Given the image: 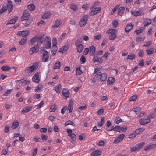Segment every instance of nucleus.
<instances>
[{
    "mask_svg": "<svg viewBox=\"0 0 156 156\" xmlns=\"http://www.w3.org/2000/svg\"><path fill=\"white\" fill-rule=\"evenodd\" d=\"M70 136L72 139V140L73 141H75L76 140V136L74 133L70 134Z\"/></svg>",
    "mask_w": 156,
    "mask_h": 156,
    "instance_id": "774afa93",
    "label": "nucleus"
},
{
    "mask_svg": "<svg viewBox=\"0 0 156 156\" xmlns=\"http://www.w3.org/2000/svg\"><path fill=\"white\" fill-rule=\"evenodd\" d=\"M27 8L29 10L32 11L35 9V6L33 4H31L27 6Z\"/></svg>",
    "mask_w": 156,
    "mask_h": 156,
    "instance_id": "c03bdc74",
    "label": "nucleus"
},
{
    "mask_svg": "<svg viewBox=\"0 0 156 156\" xmlns=\"http://www.w3.org/2000/svg\"><path fill=\"white\" fill-rule=\"evenodd\" d=\"M27 41V39L26 38H22L19 43V44L21 45H24L26 43Z\"/></svg>",
    "mask_w": 156,
    "mask_h": 156,
    "instance_id": "a19ab883",
    "label": "nucleus"
},
{
    "mask_svg": "<svg viewBox=\"0 0 156 156\" xmlns=\"http://www.w3.org/2000/svg\"><path fill=\"white\" fill-rule=\"evenodd\" d=\"M37 67V66L36 64L35 63L30 66H29L27 68V69L25 71H27V70L31 72H33L34 70H36Z\"/></svg>",
    "mask_w": 156,
    "mask_h": 156,
    "instance_id": "ddd939ff",
    "label": "nucleus"
},
{
    "mask_svg": "<svg viewBox=\"0 0 156 156\" xmlns=\"http://www.w3.org/2000/svg\"><path fill=\"white\" fill-rule=\"evenodd\" d=\"M90 6L89 3H84L82 5V8L84 10H87Z\"/></svg>",
    "mask_w": 156,
    "mask_h": 156,
    "instance_id": "2f4dec72",
    "label": "nucleus"
},
{
    "mask_svg": "<svg viewBox=\"0 0 156 156\" xmlns=\"http://www.w3.org/2000/svg\"><path fill=\"white\" fill-rule=\"evenodd\" d=\"M50 16V12H46L41 17L43 19H46L49 18Z\"/></svg>",
    "mask_w": 156,
    "mask_h": 156,
    "instance_id": "ea45409f",
    "label": "nucleus"
},
{
    "mask_svg": "<svg viewBox=\"0 0 156 156\" xmlns=\"http://www.w3.org/2000/svg\"><path fill=\"white\" fill-rule=\"evenodd\" d=\"M94 75L93 79H91V81L93 83L96 81L103 82L105 81L107 78V75L105 73H102L101 72H99L97 73H95Z\"/></svg>",
    "mask_w": 156,
    "mask_h": 156,
    "instance_id": "f257e3e1",
    "label": "nucleus"
},
{
    "mask_svg": "<svg viewBox=\"0 0 156 156\" xmlns=\"http://www.w3.org/2000/svg\"><path fill=\"white\" fill-rule=\"evenodd\" d=\"M85 137L86 136L84 134L80 135H79V139L80 140H82L85 138Z\"/></svg>",
    "mask_w": 156,
    "mask_h": 156,
    "instance_id": "e2e57ef3",
    "label": "nucleus"
},
{
    "mask_svg": "<svg viewBox=\"0 0 156 156\" xmlns=\"http://www.w3.org/2000/svg\"><path fill=\"white\" fill-rule=\"evenodd\" d=\"M125 136L124 134H121L120 135L118 136L114 140V143L115 144H117L121 141H122Z\"/></svg>",
    "mask_w": 156,
    "mask_h": 156,
    "instance_id": "9b49d317",
    "label": "nucleus"
},
{
    "mask_svg": "<svg viewBox=\"0 0 156 156\" xmlns=\"http://www.w3.org/2000/svg\"><path fill=\"white\" fill-rule=\"evenodd\" d=\"M61 89L62 85L61 84H59L55 86L54 90L56 92V93H59Z\"/></svg>",
    "mask_w": 156,
    "mask_h": 156,
    "instance_id": "a878e982",
    "label": "nucleus"
},
{
    "mask_svg": "<svg viewBox=\"0 0 156 156\" xmlns=\"http://www.w3.org/2000/svg\"><path fill=\"white\" fill-rule=\"evenodd\" d=\"M137 98V96L136 95H133L131 96L129 98V101H135Z\"/></svg>",
    "mask_w": 156,
    "mask_h": 156,
    "instance_id": "13d9d810",
    "label": "nucleus"
},
{
    "mask_svg": "<svg viewBox=\"0 0 156 156\" xmlns=\"http://www.w3.org/2000/svg\"><path fill=\"white\" fill-rule=\"evenodd\" d=\"M7 11V7L4 6L2 5V6L1 9H0V12L2 14L5 12Z\"/></svg>",
    "mask_w": 156,
    "mask_h": 156,
    "instance_id": "8fccbe9b",
    "label": "nucleus"
},
{
    "mask_svg": "<svg viewBox=\"0 0 156 156\" xmlns=\"http://www.w3.org/2000/svg\"><path fill=\"white\" fill-rule=\"evenodd\" d=\"M67 48L68 47L67 45H64L60 48V50H59L58 52H61L62 53H65L67 51Z\"/></svg>",
    "mask_w": 156,
    "mask_h": 156,
    "instance_id": "5701e85b",
    "label": "nucleus"
},
{
    "mask_svg": "<svg viewBox=\"0 0 156 156\" xmlns=\"http://www.w3.org/2000/svg\"><path fill=\"white\" fill-rule=\"evenodd\" d=\"M61 24V20H57L55 22L54 25L52 26L53 28H57L59 27Z\"/></svg>",
    "mask_w": 156,
    "mask_h": 156,
    "instance_id": "393cba45",
    "label": "nucleus"
},
{
    "mask_svg": "<svg viewBox=\"0 0 156 156\" xmlns=\"http://www.w3.org/2000/svg\"><path fill=\"white\" fill-rule=\"evenodd\" d=\"M101 10V7H96L94 8L92 10L89 11V14L91 16L96 15L100 12Z\"/></svg>",
    "mask_w": 156,
    "mask_h": 156,
    "instance_id": "423d86ee",
    "label": "nucleus"
},
{
    "mask_svg": "<svg viewBox=\"0 0 156 156\" xmlns=\"http://www.w3.org/2000/svg\"><path fill=\"white\" fill-rule=\"evenodd\" d=\"M37 36H35L33 37L30 40L29 43H30V44L29 43V45H33L34 44V42H35L37 41Z\"/></svg>",
    "mask_w": 156,
    "mask_h": 156,
    "instance_id": "72a5a7b5",
    "label": "nucleus"
},
{
    "mask_svg": "<svg viewBox=\"0 0 156 156\" xmlns=\"http://www.w3.org/2000/svg\"><path fill=\"white\" fill-rule=\"evenodd\" d=\"M99 2L98 1H95L91 6L90 9H91L94 8L95 7L98 6L99 5Z\"/></svg>",
    "mask_w": 156,
    "mask_h": 156,
    "instance_id": "603ef678",
    "label": "nucleus"
},
{
    "mask_svg": "<svg viewBox=\"0 0 156 156\" xmlns=\"http://www.w3.org/2000/svg\"><path fill=\"white\" fill-rule=\"evenodd\" d=\"M145 38V37H143L141 36H139L136 38V40L137 42L139 43L143 41Z\"/></svg>",
    "mask_w": 156,
    "mask_h": 156,
    "instance_id": "37998d69",
    "label": "nucleus"
},
{
    "mask_svg": "<svg viewBox=\"0 0 156 156\" xmlns=\"http://www.w3.org/2000/svg\"><path fill=\"white\" fill-rule=\"evenodd\" d=\"M98 55L97 54H95L93 58V61L94 62H98Z\"/></svg>",
    "mask_w": 156,
    "mask_h": 156,
    "instance_id": "052dcab7",
    "label": "nucleus"
},
{
    "mask_svg": "<svg viewBox=\"0 0 156 156\" xmlns=\"http://www.w3.org/2000/svg\"><path fill=\"white\" fill-rule=\"evenodd\" d=\"M125 7H121L118 9V15L121 16L123 13Z\"/></svg>",
    "mask_w": 156,
    "mask_h": 156,
    "instance_id": "c85d7f7f",
    "label": "nucleus"
},
{
    "mask_svg": "<svg viewBox=\"0 0 156 156\" xmlns=\"http://www.w3.org/2000/svg\"><path fill=\"white\" fill-rule=\"evenodd\" d=\"M30 31L29 30H23L22 31H20L17 32V35H20L22 36H28Z\"/></svg>",
    "mask_w": 156,
    "mask_h": 156,
    "instance_id": "0eeeda50",
    "label": "nucleus"
},
{
    "mask_svg": "<svg viewBox=\"0 0 156 156\" xmlns=\"http://www.w3.org/2000/svg\"><path fill=\"white\" fill-rule=\"evenodd\" d=\"M19 123L17 121H16L13 122L12 124L11 127L12 129H15L19 126Z\"/></svg>",
    "mask_w": 156,
    "mask_h": 156,
    "instance_id": "4c0bfd02",
    "label": "nucleus"
},
{
    "mask_svg": "<svg viewBox=\"0 0 156 156\" xmlns=\"http://www.w3.org/2000/svg\"><path fill=\"white\" fill-rule=\"evenodd\" d=\"M26 21L25 23V27H27V26L30 25L32 22V20L31 19H28V20H26Z\"/></svg>",
    "mask_w": 156,
    "mask_h": 156,
    "instance_id": "bf43d9fd",
    "label": "nucleus"
},
{
    "mask_svg": "<svg viewBox=\"0 0 156 156\" xmlns=\"http://www.w3.org/2000/svg\"><path fill=\"white\" fill-rule=\"evenodd\" d=\"M115 81V79L112 77H109L107 80V83L108 85H112Z\"/></svg>",
    "mask_w": 156,
    "mask_h": 156,
    "instance_id": "4be33fe9",
    "label": "nucleus"
},
{
    "mask_svg": "<svg viewBox=\"0 0 156 156\" xmlns=\"http://www.w3.org/2000/svg\"><path fill=\"white\" fill-rule=\"evenodd\" d=\"M56 109V105L55 104L52 105L50 106V112H54Z\"/></svg>",
    "mask_w": 156,
    "mask_h": 156,
    "instance_id": "79ce46f5",
    "label": "nucleus"
},
{
    "mask_svg": "<svg viewBox=\"0 0 156 156\" xmlns=\"http://www.w3.org/2000/svg\"><path fill=\"white\" fill-rule=\"evenodd\" d=\"M49 58L48 52L47 51H45V52H43V56L42 57V62H46L48 61V58Z\"/></svg>",
    "mask_w": 156,
    "mask_h": 156,
    "instance_id": "1a4fd4ad",
    "label": "nucleus"
},
{
    "mask_svg": "<svg viewBox=\"0 0 156 156\" xmlns=\"http://www.w3.org/2000/svg\"><path fill=\"white\" fill-rule=\"evenodd\" d=\"M32 107V106H27L24 107L21 110L22 113H27L30 111Z\"/></svg>",
    "mask_w": 156,
    "mask_h": 156,
    "instance_id": "aec40b11",
    "label": "nucleus"
},
{
    "mask_svg": "<svg viewBox=\"0 0 156 156\" xmlns=\"http://www.w3.org/2000/svg\"><path fill=\"white\" fill-rule=\"evenodd\" d=\"M116 30L115 29H111L109 30L107 32V33L108 34H110L111 35L115 34V32H116Z\"/></svg>",
    "mask_w": 156,
    "mask_h": 156,
    "instance_id": "a18cd8bd",
    "label": "nucleus"
},
{
    "mask_svg": "<svg viewBox=\"0 0 156 156\" xmlns=\"http://www.w3.org/2000/svg\"><path fill=\"white\" fill-rule=\"evenodd\" d=\"M43 87V85L40 84H39L37 87V88L34 89V91L35 92H40L41 91V89Z\"/></svg>",
    "mask_w": 156,
    "mask_h": 156,
    "instance_id": "de8ad7c7",
    "label": "nucleus"
},
{
    "mask_svg": "<svg viewBox=\"0 0 156 156\" xmlns=\"http://www.w3.org/2000/svg\"><path fill=\"white\" fill-rule=\"evenodd\" d=\"M61 66L60 62L59 61L56 62L54 66V69H59Z\"/></svg>",
    "mask_w": 156,
    "mask_h": 156,
    "instance_id": "c9c22d12",
    "label": "nucleus"
},
{
    "mask_svg": "<svg viewBox=\"0 0 156 156\" xmlns=\"http://www.w3.org/2000/svg\"><path fill=\"white\" fill-rule=\"evenodd\" d=\"M11 69V68L7 65L1 67V70L3 71H7Z\"/></svg>",
    "mask_w": 156,
    "mask_h": 156,
    "instance_id": "473e14b6",
    "label": "nucleus"
},
{
    "mask_svg": "<svg viewBox=\"0 0 156 156\" xmlns=\"http://www.w3.org/2000/svg\"><path fill=\"white\" fill-rule=\"evenodd\" d=\"M69 8L73 11L76 12L78 9V6L73 3L70 4L69 5Z\"/></svg>",
    "mask_w": 156,
    "mask_h": 156,
    "instance_id": "4468645a",
    "label": "nucleus"
},
{
    "mask_svg": "<svg viewBox=\"0 0 156 156\" xmlns=\"http://www.w3.org/2000/svg\"><path fill=\"white\" fill-rule=\"evenodd\" d=\"M144 144L145 143L144 142H141L138 143L135 146L138 151H139L140 149L143 147Z\"/></svg>",
    "mask_w": 156,
    "mask_h": 156,
    "instance_id": "bb28decb",
    "label": "nucleus"
},
{
    "mask_svg": "<svg viewBox=\"0 0 156 156\" xmlns=\"http://www.w3.org/2000/svg\"><path fill=\"white\" fill-rule=\"evenodd\" d=\"M115 122L116 124H118L120 122H122V120L120 117H116L115 120Z\"/></svg>",
    "mask_w": 156,
    "mask_h": 156,
    "instance_id": "09e8293b",
    "label": "nucleus"
},
{
    "mask_svg": "<svg viewBox=\"0 0 156 156\" xmlns=\"http://www.w3.org/2000/svg\"><path fill=\"white\" fill-rule=\"evenodd\" d=\"M156 148V143L155 144H151L144 148L145 151Z\"/></svg>",
    "mask_w": 156,
    "mask_h": 156,
    "instance_id": "2eb2a0df",
    "label": "nucleus"
},
{
    "mask_svg": "<svg viewBox=\"0 0 156 156\" xmlns=\"http://www.w3.org/2000/svg\"><path fill=\"white\" fill-rule=\"evenodd\" d=\"M80 67L79 66L76 68V74L77 75H80L83 72L80 70Z\"/></svg>",
    "mask_w": 156,
    "mask_h": 156,
    "instance_id": "864d4df0",
    "label": "nucleus"
},
{
    "mask_svg": "<svg viewBox=\"0 0 156 156\" xmlns=\"http://www.w3.org/2000/svg\"><path fill=\"white\" fill-rule=\"evenodd\" d=\"M47 38L48 39L46 41L45 44L44 45V48L47 49H48L51 48V44L50 41V40L48 39V37H46V39Z\"/></svg>",
    "mask_w": 156,
    "mask_h": 156,
    "instance_id": "f3484780",
    "label": "nucleus"
},
{
    "mask_svg": "<svg viewBox=\"0 0 156 156\" xmlns=\"http://www.w3.org/2000/svg\"><path fill=\"white\" fill-rule=\"evenodd\" d=\"M39 47L38 45H34L30 49L29 53L32 55L34 53H38L39 51Z\"/></svg>",
    "mask_w": 156,
    "mask_h": 156,
    "instance_id": "20e7f679",
    "label": "nucleus"
},
{
    "mask_svg": "<svg viewBox=\"0 0 156 156\" xmlns=\"http://www.w3.org/2000/svg\"><path fill=\"white\" fill-rule=\"evenodd\" d=\"M32 80L37 83H39L40 79L39 78V73L38 72L36 73L34 75L32 78Z\"/></svg>",
    "mask_w": 156,
    "mask_h": 156,
    "instance_id": "6e6552de",
    "label": "nucleus"
},
{
    "mask_svg": "<svg viewBox=\"0 0 156 156\" xmlns=\"http://www.w3.org/2000/svg\"><path fill=\"white\" fill-rule=\"evenodd\" d=\"M77 46V51L79 53L81 52L83 50V46L82 44H80V45H79L78 46Z\"/></svg>",
    "mask_w": 156,
    "mask_h": 156,
    "instance_id": "e433bc0d",
    "label": "nucleus"
},
{
    "mask_svg": "<svg viewBox=\"0 0 156 156\" xmlns=\"http://www.w3.org/2000/svg\"><path fill=\"white\" fill-rule=\"evenodd\" d=\"M154 51V49L153 48H151L148 49H147L146 50V52L147 53V55H150L152 54Z\"/></svg>",
    "mask_w": 156,
    "mask_h": 156,
    "instance_id": "3c124183",
    "label": "nucleus"
},
{
    "mask_svg": "<svg viewBox=\"0 0 156 156\" xmlns=\"http://www.w3.org/2000/svg\"><path fill=\"white\" fill-rule=\"evenodd\" d=\"M18 20V17L17 16L14 17V18L10 20L9 22L7 23L6 25H8L9 24H13L16 21Z\"/></svg>",
    "mask_w": 156,
    "mask_h": 156,
    "instance_id": "b1692460",
    "label": "nucleus"
},
{
    "mask_svg": "<svg viewBox=\"0 0 156 156\" xmlns=\"http://www.w3.org/2000/svg\"><path fill=\"white\" fill-rule=\"evenodd\" d=\"M44 104V101L43 100L40 103L37 105H36V108L37 109H38L42 107Z\"/></svg>",
    "mask_w": 156,
    "mask_h": 156,
    "instance_id": "5fc2aeb1",
    "label": "nucleus"
},
{
    "mask_svg": "<svg viewBox=\"0 0 156 156\" xmlns=\"http://www.w3.org/2000/svg\"><path fill=\"white\" fill-rule=\"evenodd\" d=\"M150 119L149 118H143L140 119L139 120V123L141 125H145L150 122Z\"/></svg>",
    "mask_w": 156,
    "mask_h": 156,
    "instance_id": "39448f33",
    "label": "nucleus"
},
{
    "mask_svg": "<svg viewBox=\"0 0 156 156\" xmlns=\"http://www.w3.org/2000/svg\"><path fill=\"white\" fill-rule=\"evenodd\" d=\"M69 92L66 89L64 88L62 90V95L66 98L69 97Z\"/></svg>",
    "mask_w": 156,
    "mask_h": 156,
    "instance_id": "f8f14e48",
    "label": "nucleus"
},
{
    "mask_svg": "<svg viewBox=\"0 0 156 156\" xmlns=\"http://www.w3.org/2000/svg\"><path fill=\"white\" fill-rule=\"evenodd\" d=\"M88 17L87 15L84 16L80 20L79 22V25L80 27H82L85 25L87 22Z\"/></svg>",
    "mask_w": 156,
    "mask_h": 156,
    "instance_id": "f03ea898",
    "label": "nucleus"
},
{
    "mask_svg": "<svg viewBox=\"0 0 156 156\" xmlns=\"http://www.w3.org/2000/svg\"><path fill=\"white\" fill-rule=\"evenodd\" d=\"M144 128H139L137 129L135 131V134L136 135L138 134H140L144 131Z\"/></svg>",
    "mask_w": 156,
    "mask_h": 156,
    "instance_id": "58836bf2",
    "label": "nucleus"
},
{
    "mask_svg": "<svg viewBox=\"0 0 156 156\" xmlns=\"http://www.w3.org/2000/svg\"><path fill=\"white\" fill-rule=\"evenodd\" d=\"M133 25L131 23L127 25L125 27V30L126 32H129L133 28Z\"/></svg>",
    "mask_w": 156,
    "mask_h": 156,
    "instance_id": "412c9836",
    "label": "nucleus"
},
{
    "mask_svg": "<svg viewBox=\"0 0 156 156\" xmlns=\"http://www.w3.org/2000/svg\"><path fill=\"white\" fill-rule=\"evenodd\" d=\"M104 122V116H102L100 121L98 123L97 125L98 127H101L103 125Z\"/></svg>",
    "mask_w": 156,
    "mask_h": 156,
    "instance_id": "c756f323",
    "label": "nucleus"
},
{
    "mask_svg": "<svg viewBox=\"0 0 156 156\" xmlns=\"http://www.w3.org/2000/svg\"><path fill=\"white\" fill-rule=\"evenodd\" d=\"M74 124L73 122L71 120H68L66 121L65 123V126H66L69 125H73Z\"/></svg>",
    "mask_w": 156,
    "mask_h": 156,
    "instance_id": "69168bd1",
    "label": "nucleus"
},
{
    "mask_svg": "<svg viewBox=\"0 0 156 156\" xmlns=\"http://www.w3.org/2000/svg\"><path fill=\"white\" fill-rule=\"evenodd\" d=\"M143 31V28L140 27L139 30H136L134 31V33H136L137 35H139Z\"/></svg>",
    "mask_w": 156,
    "mask_h": 156,
    "instance_id": "49530a36",
    "label": "nucleus"
},
{
    "mask_svg": "<svg viewBox=\"0 0 156 156\" xmlns=\"http://www.w3.org/2000/svg\"><path fill=\"white\" fill-rule=\"evenodd\" d=\"M73 100L71 99L70 100L69 103L68 110L69 111V113H70L72 112L73 109L72 105L73 104Z\"/></svg>",
    "mask_w": 156,
    "mask_h": 156,
    "instance_id": "dca6fc26",
    "label": "nucleus"
},
{
    "mask_svg": "<svg viewBox=\"0 0 156 156\" xmlns=\"http://www.w3.org/2000/svg\"><path fill=\"white\" fill-rule=\"evenodd\" d=\"M151 20L149 19H145L144 21L143 24L144 26H146L151 24Z\"/></svg>",
    "mask_w": 156,
    "mask_h": 156,
    "instance_id": "cd10ccee",
    "label": "nucleus"
},
{
    "mask_svg": "<svg viewBox=\"0 0 156 156\" xmlns=\"http://www.w3.org/2000/svg\"><path fill=\"white\" fill-rule=\"evenodd\" d=\"M141 110V108L140 107H136L133 109V110L136 113V114H138Z\"/></svg>",
    "mask_w": 156,
    "mask_h": 156,
    "instance_id": "6e6d98bb",
    "label": "nucleus"
},
{
    "mask_svg": "<svg viewBox=\"0 0 156 156\" xmlns=\"http://www.w3.org/2000/svg\"><path fill=\"white\" fill-rule=\"evenodd\" d=\"M90 52L89 55L90 56L93 55L94 53L96 50L95 47L93 45H92L89 47Z\"/></svg>",
    "mask_w": 156,
    "mask_h": 156,
    "instance_id": "a211bd4d",
    "label": "nucleus"
},
{
    "mask_svg": "<svg viewBox=\"0 0 156 156\" xmlns=\"http://www.w3.org/2000/svg\"><path fill=\"white\" fill-rule=\"evenodd\" d=\"M101 151L96 150L93 151L91 154V156H98L101 154Z\"/></svg>",
    "mask_w": 156,
    "mask_h": 156,
    "instance_id": "6ab92c4d",
    "label": "nucleus"
},
{
    "mask_svg": "<svg viewBox=\"0 0 156 156\" xmlns=\"http://www.w3.org/2000/svg\"><path fill=\"white\" fill-rule=\"evenodd\" d=\"M30 16V14L28 11L27 10H24L23 14L21 17V21H23L28 20L29 19Z\"/></svg>",
    "mask_w": 156,
    "mask_h": 156,
    "instance_id": "7ed1b4c3",
    "label": "nucleus"
},
{
    "mask_svg": "<svg viewBox=\"0 0 156 156\" xmlns=\"http://www.w3.org/2000/svg\"><path fill=\"white\" fill-rule=\"evenodd\" d=\"M80 60L81 62V63H84L86 62V58L85 56L83 55H82L80 58Z\"/></svg>",
    "mask_w": 156,
    "mask_h": 156,
    "instance_id": "680f3d73",
    "label": "nucleus"
},
{
    "mask_svg": "<svg viewBox=\"0 0 156 156\" xmlns=\"http://www.w3.org/2000/svg\"><path fill=\"white\" fill-rule=\"evenodd\" d=\"M132 14L135 16H140L141 15V13L140 11H132L131 12Z\"/></svg>",
    "mask_w": 156,
    "mask_h": 156,
    "instance_id": "7c9ffc66",
    "label": "nucleus"
},
{
    "mask_svg": "<svg viewBox=\"0 0 156 156\" xmlns=\"http://www.w3.org/2000/svg\"><path fill=\"white\" fill-rule=\"evenodd\" d=\"M135 58V55L132 53L128 55L127 56V58L129 59L132 60Z\"/></svg>",
    "mask_w": 156,
    "mask_h": 156,
    "instance_id": "0e129e2a",
    "label": "nucleus"
},
{
    "mask_svg": "<svg viewBox=\"0 0 156 156\" xmlns=\"http://www.w3.org/2000/svg\"><path fill=\"white\" fill-rule=\"evenodd\" d=\"M105 129L107 131H112V130H113L114 131L120 132L121 129V127L119 126H115L114 128H113L112 129H107V128H106Z\"/></svg>",
    "mask_w": 156,
    "mask_h": 156,
    "instance_id": "9d476101",
    "label": "nucleus"
},
{
    "mask_svg": "<svg viewBox=\"0 0 156 156\" xmlns=\"http://www.w3.org/2000/svg\"><path fill=\"white\" fill-rule=\"evenodd\" d=\"M104 112V110L102 108H100L97 112V114L99 115H101Z\"/></svg>",
    "mask_w": 156,
    "mask_h": 156,
    "instance_id": "338daca9",
    "label": "nucleus"
},
{
    "mask_svg": "<svg viewBox=\"0 0 156 156\" xmlns=\"http://www.w3.org/2000/svg\"><path fill=\"white\" fill-rule=\"evenodd\" d=\"M7 10L9 13H10L12 11L13 6V5H7Z\"/></svg>",
    "mask_w": 156,
    "mask_h": 156,
    "instance_id": "f704fd0d",
    "label": "nucleus"
},
{
    "mask_svg": "<svg viewBox=\"0 0 156 156\" xmlns=\"http://www.w3.org/2000/svg\"><path fill=\"white\" fill-rule=\"evenodd\" d=\"M82 43L81 39V38H79L76 41L75 43V45L76 46H78L79 45H80V44Z\"/></svg>",
    "mask_w": 156,
    "mask_h": 156,
    "instance_id": "4d7b16f0",
    "label": "nucleus"
}]
</instances>
